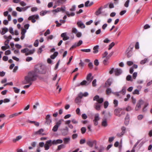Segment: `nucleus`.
Instances as JSON below:
<instances>
[{
	"instance_id": "1",
	"label": "nucleus",
	"mask_w": 152,
	"mask_h": 152,
	"mask_svg": "<svg viewBox=\"0 0 152 152\" xmlns=\"http://www.w3.org/2000/svg\"><path fill=\"white\" fill-rule=\"evenodd\" d=\"M45 70L44 66L41 65L38 68H36L34 71L29 72L27 76L25 77V80L23 82L24 84L29 83L31 81H34L36 80L38 77L37 74H44Z\"/></svg>"
},
{
	"instance_id": "54",
	"label": "nucleus",
	"mask_w": 152,
	"mask_h": 152,
	"mask_svg": "<svg viewBox=\"0 0 152 152\" xmlns=\"http://www.w3.org/2000/svg\"><path fill=\"white\" fill-rule=\"evenodd\" d=\"M9 31L10 32L12 35H13L14 34L13 29L12 27H10L9 28Z\"/></svg>"
},
{
	"instance_id": "50",
	"label": "nucleus",
	"mask_w": 152,
	"mask_h": 152,
	"mask_svg": "<svg viewBox=\"0 0 152 152\" xmlns=\"http://www.w3.org/2000/svg\"><path fill=\"white\" fill-rule=\"evenodd\" d=\"M115 43L114 42H112L109 45L108 48L109 50H110L112 47L114 45Z\"/></svg>"
},
{
	"instance_id": "64",
	"label": "nucleus",
	"mask_w": 152,
	"mask_h": 152,
	"mask_svg": "<svg viewBox=\"0 0 152 152\" xmlns=\"http://www.w3.org/2000/svg\"><path fill=\"white\" fill-rule=\"evenodd\" d=\"M133 64V62L131 61H128L127 62V64L129 66H130L132 65Z\"/></svg>"
},
{
	"instance_id": "27",
	"label": "nucleus",
	"mask_w": 152,
	"mask_h": 152,
	"mask_svg": "<svg viewBox=\"0 0 152 152\" xmlns=\"http://www.w3.org/2000/svg\"><path fill=\"white\" fill-rule=\"evenodd\" d=\"M58 53L57 52H55L53 55L50 56V58L51 59H54L58 56Z\"/></svg>"
},
{
	"instance_id": "25",
	"label": "nucleus",
	"mask_w": 152,
	"mask_h": 152,
	"mask_svg": "<svg viewBox=\"0 0 152 152\" xmlns=\"http://www.w3.org/2000/svg\"><path fill=\"white\" fill-rule=\"evenodd\" d=\"M2 31L1 32V34L2 35L4 34L6 32L8 31V29L6 27L2 28Z\"/></svg>"
},
{
	"instance_id": "41",
	"label": "nucleus",
	"mask_w": 152,
	"mask_h": 152,
	"mask_svg": "<svg viewBox=\"0 0 152 152\" xmlns=\"http://www.w3.org/2000/svg\"><path fill=\"white\" fill-rule=\"evenodd\" d=\"M81 131L82 134H84L86 131V129L85 127H83L81 129Z\"/></svg>"
},
{
	"instance_id": "39",
	"label": "nucleus",
	"mask_w": 152,
	"mask_h": 152,
	"mask_svg": "<svg viewBox=\"0 0 152 152\" xmlns=\"http://www.w3.org/2000/svg\"><path fill=\"white\" fill-rule=\"evenodd\" d=\"M29 49L27 48H25L21 50V52L23 53H26L28 51Z\"/></svg>"
},
{
	"instance_id": "18",
	"label": "nucleus",
	"mask_w": 152,
	"mask_h": 152,
	"mask_svg": "<svg viewBox=\"0 0 152 152\" xmlns=\"http://www.w3.org/2000/svg\"><path fill=\"white\" fill-rule=\"evenodd\" d=\"M66 0H56L55 3L58 6H59L61 4H63L66 1Z\"/></svg>"
},
{
	"instance_id": "21",
	"label": "nucleus",
	"mask_w": 152,
	"mask_h": 152,
	"mask_svg": "<svg viewBox=\"0 0 152 152\" xmlns=\"http://www.w3.org/2000/svg\"><path fill=\"white\" fill-rule=\"evenodd\" d=\"M77 24L79 27L82 28H84L85 27V25L81 21L78 22L77 23Z\"/></svg>"
},
{
	"instance_id": "15",
	"label": "nucleus",
	"mask_w": 152,
	"mask_h": 152,
	"mask_svg": "<svg viewBox=\"0 0 152 152\" xmlns=\"http://www.w3.org/2000/svg\"><path fill=\"white\" fill-rule=\"evenodd\" d=\"M65 10V7H58L55 10H52V12H58L62 11L63 12H64Z\"/></svg>"
},
{
	"instance_id": "17",
	"label": "nucleus",
	"mask_w": 152,
	"mask_h": 152,
	"mask_svg": "<svg viewBox=\"0 0 152 152\" xmlns=\"http://www.w3.org/2000/svg\"><path fill=\"white\" fill-rule=\"evenodd\" d=\"M43 132L44 129H41L38 131L35 132L34 134H39L41 135H44L45 134L43 133Z\"/></svg>"
},
{
	"instance_id": "20",
	"label": "nucleus",
	"mask_w": 152,
	"mask_h": 152,
	"mask_svg": "<svg viewBox=\"0 0 152 152\" xmlns=\"http://www.w3.org/2000/svg\"><path fill=\"white\" fill-rule=\"evenodd\" d=\"M140 142V140H138L137 142L134 145L133 148H132V149L131 150V151H130L129 150H128L126 151V152H135V148L138 145V144Z\"/></svg>"
},
{
	"instance_id": "52",
	"label": "nucleus",
	"mask_w": 152,
	"mask_h": 152,
	"mask_svg": "<svg viewBox=\"0 0 152 152\" xmlns=\"http://www.w3.org/2000/svg\"><path fill=\"white\" fill-rule=\"evenodd\" d=\"M39 44V40L38 39H37L35 41L34 43V46L35 47H37L38 46Z\"/></svg>"
},
{
	"instance_id": "40",
	"label": "nucleus",
	"mask_w": 152,
	"mask_h": 152,
	"mask_svg": "<svg viewBox=\"0 0 152 152\" xmlns=\"http://www.w3.org/2000/svg\"><path fill=\"white\" fill-rule=\"evenodd\" d=\"M47 12L46 11H42L40 13V15L42 16H43L45 15Z\"/></svg>"
},
{
	"instance_id": "59",
	"label": "nucleus",
	"mask_w": 152,
	"mask_h": 152,
	"mask_svg": "<svg viewBox=\"0 0 152 152\" xmlns=\"http://www.w3.org/2000/svg\"><path fill=\"white\" fill-rule=\"evenodd\" d=\"M130 95L129 94H128L126 96V98H125L124 99L125 101H127L128 100V99L130 98Z\"/></svg>"
},
{
	"instance_id": "36",
	"label": "nucleus",
	"mask_w": 152,
	"mask_h": 152,
	"mask_svg": "<svg viewBox=\"0 0 152 152\" xmlns=\"http://www.w3.org/2000/svg\"><path fill=\"white\" fill-rule=\"evenodd\" d=\"M72 32L76 34L78 32V31L76 28L75 27H73L72 29Z\"/></svg>"
},
{
	"instance_id": "8",
	"label": "nucleus",
	"mask_w": 152,
	"mask_h": 152,
	"mask_svg": "<svg viewBox=\"0 0 152 152\" xmlns=\"http://www.w3.org/2000/svg\"><path fill=\"white\" fill-rule=\"evenodd\" d=\"M60 130L63 135L65 136L67 135L68 134L69 129L67 126H66L65 128L60 129Z\"/></svg>"
},
{
	"instance_id": "44",
	"label": "nucleus",
	"mask_w": 152,
	"mask_h": 152,
	"mask_svg": "<svg viewBox=\"0 0 152 152\" xmlns=\"http://www.w3.org/2000/svg\"><path fill=\"white\" fill-rule=\"evenodd\" d=\"M148 59L145 58L143 60H142L140 61V64H143L146 63Z\"/></svg>"
},
{
	"instance_id": "43",
	"label": "nucleus",
	"mask_w": 152,
	"mask_h": 152,
	"mask_svg": "<svg viewBox=\"0 0 152 152\" xmlns=\"http://www.w3.org/2000/svg\"><path fill=\"white\" fill-rule=\"evenodd\" d=\"M130 0H127L125 2L124 6L126 7H129V3Z\"/></svg>"
},
{
	"instance_id": "10",
	"label": "nucleus",
	"mask_w": 152,
	"mask_h": 152,
	"mask_svg": "<svg viewBox=\"0 0 152 152\" xmlns=\"http://www.w3.org/2000/svg\"><path fill=\"white\" fill-rule=\"evenodd\" d=\"M87 144L90 147H92L94 144L96 145V141L95 140H88L87 142Z\"/></svg>"
},
{
	"instance_id": "63",
	"label": "nucleus",
	"mask_w": 152,
	"mask_h": 152,
	"mask_svg": "<svg viewBox=\"0 0 152 152\" xmlns=\"http://www.w3.org/2000/svg\"><path fill=\"white\" fill-rule=\"evenodd\" d=\"M108 53L107 51H105L104 53L103 54V58H105L106 57L108 56Z\"/></svg>"
},
{
	"instance_id": "4",
	"label": "nucleus",
	"mask_w": 152,
	"mask_h": 152,
	"mask_svg": "<svg viewBox=\"0 0 152 152\" xmlns=\"http://www.w3.org/2000/svg\"><path fill=\"white\" fill-rule=\"evenodd\" d=\"M113 72H115V75L118 76L121 74L122 70L120 69L116 68L115 69L114 68H113L109 71V73L110 74H112Z\"/></svg>"
},
{
	"instance_id": "11",
	"label": "nucleus",
	"mask_w": 152,
	"mask_h": 152,
	"mask_svg": "<svg viewBox=\"0 0 152 152\" xmlns=\"http://www.w3.org/2000/svg\"><path fill=\"white\" fill-rule=\"evenodd\" d=\"M45 123L48 125H50L52 122L51 116L50 115H47L45 117Z\"/></svg>"
},
{
	"instance_id": "55",
	"label": "nucleus",
	"mask_w": 152,
	"mask_h": 152,
	"mask_svg": "<svg viewBox=\"0 0 152 152\" xmlns=\"http://www.w3.org/2000/svg\"><path fill=\"white\" fill-rule=\"evenodd\" d=\"M80 99V98L78 97L77 96L75 99V102L76 103H78L80 102V99Z\"/></svg>"
},
{
	"instance_id": "60",
	"label": "nucleus",
	"mask_w": 152,
	"mask_h": 152,
	"mask_svg": "<svg viewBox=\"0 0 152 152\" xmlns=\"http://www.w3.org/2000/svg\"><path fill=\"white\" fill-rule=\"evenodd\" d=\"M71 121L73 124H77L78 122L75 119H72Z\"/></svg>"
},
{
	"instance_id": "13",
	"label": "nucleus",
	"mask_w": 152,
	"mask_h": 152,
	"mask_svg": "<svg viewBox=\"0 0 152 152\" xmlns=\"http://www.w3.org/2000/svg\"><path fill=\"white\" fill-rule=\"evenodd\" d=\"M83 43V41L81 40L79 41L78 42L75 43L70 48V50H72L73 48H76V47H78L80 45Z\"/></svg>"
},
{
	"instance_id": "6",
	"label": "nucleus",
	"mask_w": 152,
	"mask_h": 152,
	"mask_svg": "<svg viewBox=\"0 0 152 152\" xmlns=\"http://www.w3.org/2000/svg\"><path fill=\"white\" fill-rule=\"evenodd\" d=\"M39 18V17L38 15H34L30 16L28 18L29 20H31L32 22L34 23L36 22L35 19L38 20Z\"/></svg>"
},
{
	"instance_id": "51",
	"label": "nucleus",
	"mask_w": 152,
	"mask_h": 152,
	"mask_svg": "<svg viewBox=\"0 0 152 152\" xmlns=\"http://www.w3.org/2000/svg\"><path fill=\"white\" fill-rule=\"evenodd\" d=\"M46 144V142L45 144L44 145V143L43 142H40L39 143V145L40 147H42L43 146H44L45 148V145Z\"/></svg>"
},
{
	"instance_id": "32",
	"label": "nucleus",
	"mask_w": 152,
	"mask_h": 152,
	"mask_svg": "<svg viewBox=\"0 0 152 152\" xmlns=\"http://www.w3.org/2000/svg\"><path fill=\"white\" fill-rule=\"evenodd\" d=\"M102 125L104 127H106L107 125L106 119H105L103 120L102 122Z\"/></svg>"
},
{
	"instance_id": "56",
	"label": "nucleus",
	"mask_w": 152,
	"mask_h": 152,
	"mask_svg": "<svg viewBox=\"0 0 152 152\" xmlns=\"http://www.w3.org/2000/svg\"><path fill=\"white\" fill-rule=\"evenodd\" d=\"M33 59V58L31 57H28L26 58V61L27 62H29Z\"/></svg>"
},
{
	"instance_id": "58",
	"label": "nucleus",
	"mask_w": 152,
	"mask_h": 152,
	"mask_svg": "<svg viewBox=\"0 0 152 152\" xmlns=\"http://www.w3.org/2000/svg\"><path fill=\"white\" fill-rule=\"evenodd\" d=\"M20 4L22 6L24 7L26 6V3L23 1H21L20 2Z\"/></svg>"
},
{
	"instance_id": "14",
	"label": "nucleus",
	"mask_w": 152,
	"mask_h": 152,
	"mask_svg": "<svg viewBox=\"0 0 152 152\" xmlns=\"http://www.w3.org/2000/svg\"><path fill=\"white\" fill-rule=\"evenodd\" d=\"M93 78V77L92 76L91 73L88 74L86 77L87 81L90 84Z\"/></svg>"
},
{
	"instance_id": "24",
	"label": "nucleus",
	"mask_w": 152,
	"mask_h": 152,
	"mask_svg": "<svg viewBox=\"0 0 152 152\" xmlns=\"http://www.w3.org/2000/svg\"><path fill=\"white\" fill-rule=\"evenodd\" d=\"M99 46L98 45H96L93 48V53H96L98 52V49H99Z\"/></svg>"
},
{
	"instance_id": "3",
	"label": "nucleus",
	"mask_w": 152,
	"mask_h": 152,
	"mask_svg": "<svg viewBox=\"0 0 152 152\" xmlns=\"http://www.w3.org/2000/svg\"><path fill=\"white\" fill-rule=\"evenodd\" d=\"M63 142V140L61 139H58L52 140H51L46 141V144L45 146V150H48L50 147L52 145H56L58 144H61Z\"/></svg>"
},
{
	"instance_id": "29",
	"label": "nucleus",
	"mask_w": 152,
	"mask_h": 152,
	"mask_svg": "<svg viewBox=\"0 0 152 152\" xmlns=\"http://www.w3.org/2000/svg\"><path fill=\"white\" fill-rule=\"evenodd\" d=\"M112 83V81L110 80H108L105 83V85L107 87L110 86Z\"/></svg>"
},
{
	"instance_id": "23",
	"label": "nucleus",
	"mask_w": 152,
	"mask_h": 152,
	"mask_svg": "<svg viewBox=\"0 0 152 152\" xmlns=\"http://www.w3.org/2000/svg\"><path fill=\"white\" fill-rule=\"evenodd\" d=\"M70 139V137H66L63 139L64 142L65 144H67L69 142Z\"/></svg>"
},
{
	"instance_id": "30",
	"label": "nucleus",
	"mask_w": 152,
	"mask_h": 152,
	"mask_svg": "<svg viewBox=\"0 0 152 152\" xmlns=\"http://www.w3.org/2000/svg\"><path fill=\"white\" fill-rule=\"evenodd\" d=\"M102 9V7H100L98 10L95 12V14L97 15H99L101 13V10Z\"/></svg>"
},
{
	"instance_id": "12",
	"label": "nucleus",
	"mask_w": 152,
	"mask_h": 152,
	"mask_svg": "<svg viewBox=\"0 0 152 152\" xmlns=\"http://www.w3.org/2000/svg\"><path fill=\"white\" fill-rule=\"evenodd\" d=\"M123 110V109L121 108H118L114 110V113L115 115L118 117H121V115H120L121 111Z\"/></svg>"
},
{
	"instance_id": "26",
	"label": "nucleus",
	"mask_w": 152,
	"mask_h": 152,
	"mask_svg": "<svg viewBox=\"0 0 152 152\" xmlns=\"http://www.w3.org/2000/svg\"><path fill=\"white\" fill-rule=\"evenodd\" d=\"M45 46L44 45H42L38 49L37 51V53L38 54H40L43 51L42 49L45 48Z\"/></svg>"
},
{
	"instance_id": "28",
	"label": "nucleus",
	"mask_w": 152,
	"mask_h": 152,
	"mask_svg": "<svg viewBox=\"0 0 152 152\" xmlns=\"http://www.w3.org/2000/svg\"><path fill=\"white\" fill-rule=\"evenodd\" d=\"M109 59V58L108 56H107L106 57H105L104 58V59L103 61V63L104 65H106L108 63V61Z\"/></svg>"
},
{
	"instance_id": "57",
	"label": "nucleus",
	"mask_w": 152,
	"mask_h": 152,
	"mask_svg": "<svg viewBox=\"0 0 152 152\" xmlns=\"http://www.w3.org/2000/svg\"><path fill=\"white\" fill-rule=\"evenodd\" d=\"M50 31L49 29H47L44 35L45 36H46L48 34H50Z\"/></svg>"
},
{
	"instance_id": "22",
	"label": "nucleus",
	"mask_w": 152,
	"mask_h": 152,
	"mask_svg": "<svg viewBox=\"0 0 152 152\" xmlns=\"http://www.w3.org/2000/svg\"><path fill=\"white\" fill-rule=\"evenodd\" d=\"M35 51V49H33L31 50H29L28 51H27L25 54L26 56L31 55L33 54Z\"/></svg>"
},
{
	"instance_id": "45",
	"label": "nucleus",
	"mask_w": 152,
	"mask_h": 152,
	"mask_svg": "<svg viewBox=\"0 0 152 152\" xmlns=\"http://www.w3.org/2000/svg\"><path fill=\"white\" fill-rule=\"evenodd\" d=\"M148 103L146 104L145 105L144 107H143V108L142 109V111L143 112H146V111H147V110L146 108V107L148 106Z\"/></svg>"
},
{
	"instance_id": "61",
	"label": "nucleus",
	"mask_w": 152,
	"mask_h": 152,
	"mask_svg": "<svg viewBox=\"0 0 152 152\" xmlns=\"http://www.w3.org/2000/svg\"><path fill=\"white\" fill-rule=\"evenodd\" d=\"M76 10V6L75 5H73L72 7L70 9V11H74Z\"/></svg>"
},
{
	"instance_id": "16",
	"label": "nucleus",
	"mask_w": 152,
	"mask_h": 152,
	"mask_svg": "<svg viewBox=\"0 0 152 152\" xmlns=\"http://www.w3.org/2000/svg\"><path fill=\"white\" fill-rule=\"evenodd\" d=\"M126 93V88L125 87H123L121 90V91L116 92V93H114L115 94L118 96H119L121 95V94H122L123 95H124Z\"/></svg>"
},
{
	"instance_id": "5",
	"label": "nucleus",
	"mask_w": 152,
	"mask_h": 152,
	"mask_svg": "<svg viewBox=\"0 0 152 152\" xmlns=\"http://www.w3.org/2000/svg\"><path fill=\"white\" fill-rule=\"evenodd\" d=\"M133 48L134 45H131L128 48L126 52L127 57L129 58L133 54L132 50Z\"/></svg>"
},
{
	"instance_id": "9",
	"label": "nucleus",
	"mask_w": 152,
	"mask_h": 152,
	"mask_svg": "<svg viewBox=\"0 0 152 152\" xmlns=\"http://www.w3.org/2000/svg\"><path fill=\"white\" fill-rule=\"evenodd\" d=\"M100 119L99 114L98 113L96 114L94 116V119L93 120L94 125L96 126L98 124V121Z\"/></svg>"
},
{
	"instance_id": "37",
	"label": "nucleus",
	"mask_w": 152,
	"mask_h": 152,
	"mask_svg": "<svg viewBox=\"0 0 152 152\" xmlns=\"http://www.w3.org/2000/svg\"><path fill=\"white\" fill-rule=\"evenodd\" d=\"M121 129L122 130L121 135H123L125 133L126 129V128L124 126H123L122 127Z\"/></svg>"
},
{
	"instance_id": "46",
	"label": "nucleus",
	"mask_w": 152,
	"mask_h": 152,
	"mask_svg": "<svg viewBox=\"0 0 152 152\" xmlns=\"http://www.w3.org/2000/svg\"><path fill=\"white\" fill-rule=\"evenodd\" d=\"M18 116V114L17 113H15L9 116V118H12L14 117V116Z\"/></svg>"
},
{
	"instance_id": "53",
	"label": "nucleus",
	"mask_w": 152,
	"mask_h": 152,
	"mask_svg": "<svg viewBox=\"0 0 152 152\" xmlns=\"http://www.w3.org/2000/svg\"><path fill=\"white\" fill-rule=\"evenodd\" d=\"M13 88L14 89V92L16 93H18L20 91V89L14 87Z\"/></svg>"
},
{
	"instance_id": "19",
	"label": "nucleus",
	"mask_w": 152,
	"mask_h": 152,
	"mask_svg": "<svg viewBox=\"0 0 152 152\" xmlns=\"http://www.w3.org/2000/svg\"><path fill=\"white\" fill-rule=\"evenodd\" d=\"M89 83L87 81L84 80L80 83L77 84V86H87L89 85Z\"/></svg>"
},
{
	"instance_id": "7",
	"label": "nucleus",
	"mask_w": 152,
	"mask_h": 152,
	"mask_svg": "<svg viewBox=\"0 0 152 152\" xmlns=\"http://www.w3.org/2000/svg\"><path fill=\"white\" fill-rule=\"evenodd\" d=\"M143 103L144 101L142 99H141L139 100L137 103L135 110L136 111L139 110L141 108V105L143 104Z\"/></svg>"
},
{
	"instance_id": "35",
	"label": "nucleus",
	"mask_w": 152,
	"mask_h": 152,
	"mask_svg": "<svg viewBox=\"0 0 152 152\" xmlns=\"http://www.w3.org/2000/svg\"><path fill=\"white\" fill-rule=\"evenodd\" d=\"M58 126H57L56 124L53 126L52 130L54 132H56L58 129Z\"/></svg>"
},
{
	"instance_id": "47",
	"label": "nucleus",
	"mask_w": 152,
	"mask_h": 152,
	"mask_svg": "<svg viewBox=\"0 0 152 152\" xmlns=\"http://www.w3.org/2000/svg\"><path fill=\"white\" fill-rule=\"evenodd\" d=\"M109 105L108 102L107 101H105L104 103V106L105 108H107Z\"/></svg>"
},
{
	"instance_id": "42",
	"label": "nucleus",
	"mask_w": 152,
	"mask_h": 152,
	"mask_svg": "<svg viewBox=\"0 0 152 152\" xmlns=\"http://www.w3.org/2000/svg\"><path fill=\"white\" fill-rule=\"evenodd\" d=\"M104 148L102 146H100L98 149L99 152H103Z\"/></svg>"
},
{
	"instance_id": "48",
	"label": "nucleus",
	"mask_w": 152,
	"mask_h": 152,
	"mask_svg": "<svg viewBox=\"0 0 152 152\" xmlns=\"http://www.w3.org/2000/svg\"><path fill=\"white\" fill-rule=\"evenodd\" d=\"M81 50L82 51L86 52H90L91 50L90 49H83Z\"/></svg>"
},
{
	"instance_id": "34",
	"label": "nucleus",
	"mask_w": 152,
	"mask_h": 152,
	"mask_svg": "<svg viewBox=\"0 0 152 152\" xmlns=\"http://www.w3.org/2000/svg\"><path fill=\"white\" fill-rule=\"evenodd\" d=\"M64 120L62 119H61L59 120L57 122H56V125L57 126H58L59 127L60 126L62 122Z\"/></svg>"
},
{
	"instance_id": "2",
	"label": "nucleus",
	"mask_w": 152,
	"mask_h": 152,
	"mask_svg": "<svg viewBox=\"0 0 152 152\" xmlns=\"http://www.w3.org/2000/svg\"><path fill=\"white\" fill-rule=\"evenodd\" d=\"M93 100L94 101H96L97 102L94 105V108L97 110H100L101 106L100 104L103 102V98H100L98 95H96L93 98Z\"/></svg>"
},
{
	"instance_id": "31",
	"label": "nucleus",
	"mask_w": 152,
	"mask_h": 152,
	"mask_svg": "<svg viewBox=\"0 0 152 152\" xmlns=\"http://www.w3.org/2000/svg\"><path fill=\"white\" fill-rule=\"evenodd\" d=\"M22 137L21 136H19L17 137L15 139H14L13 140V141L14 142H15L17 141H18L20 140L21 139Z\"/></svg>"
},
{
	"instance_id": "33",
	"label": "nucleus",
	"mask_w": 152,
	"mask_h": 152,
	"mask_svg": "<svg viewBox=\"0 0 152 152\" xmlns=\"http://www.w3.org/2000/svg\"><path fill=\"white\" fill-rule=\"evenodd\" d=\"M65 145L63 144H61L58 146L57 150H60L61 149L64 148Z\"/></svg>"
},
{
	"instance_id": "62",
	"label": "nucleus",
	"mask_w": 152,
	"mask_h": 152,
	"mask_svg": "<svg viewBox=\"0 0 152 152\" xmlns=\"http://www.w3.org/2000/svg\"><path fill=\"white\" fill-rule=\"evenodd\" d=\"M94 63L95 65L96 66H98L99 64V62L98 60H95L94 61Z\"/></svg>"
},
{
	"instance_id": "38",
	"label": "nucleus",
	"mask_w": 152,
	"mask_h": 152,
	"mask_svg": "<svg viewBox=\"0 0 152 152\" xmlns=\"http://www.w3.org/2000/svg\"><path fill=\"white\" fill-rule=\"evenodd\" d=\"M106 93L107 94H110L112 93L111 89L110 88H108L106 90Z\"/></svg>"
},
{
	"instance_id": "49",
	"label": "nucleus",
	"mask_w": 152,
	"mask_h": 152,
	"mask_svg": "<svg viewBox=\"0 0 152 152\" xmlns=\"http://www.w3.org/2000/svg\"><path fill=\"white\" fill-rule=\"evenodd\" d=\"M139 91L137 89L135 90L133 92V94H136L139 95Z\"/></svg>"
}]
</instances>
